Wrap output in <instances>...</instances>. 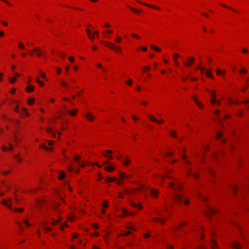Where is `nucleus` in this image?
I'll use <instances>...</instances> for the list:
<instances>
[{"label": "nucleus", "instance_id": "a878e982", "mask_svg": "<svg viewBox=\"0 0 249 249\" xmlns=\"http://www.w3.org/2000/svg\"><path fill=\"white\" fill-rule=\"evenodd\" d=\"M149 118L151 121L158 122V120L153 116L149 115Z\"/></svg>", "mask_w": 249, "mask_h": 249}, {"label": "nucleus", "instance_id": "ddd939ff", "mask_svg": "<svg viewBox=\"0 0 249 249\" xmlns=\"http://www.w3.org/2000/svg\"><path fill=\"white\" fill-rule=\"evenodd\" d=\"M105 169L107 171L109 172H111L113 171V170L114 169V167L112 166H106L105 167Z\"/></svg>", "mask_w": 249, "mask_h": 249}, {"label": "nucleus", "instance_id": "4c0bfd02", "mask_svg": "<svg viewBox=\"0 0 249 249\" xmlns=\"http://www.w3.org/2000/svg\"><path fill=\"white\" fill-rule=\"evenodd\" d=\"M36 82H37V83H38L41 87L43 86L44 85V83L39 80V79L38 78H37L36 79Z\"/></svg>", "mask_w": 249, "mask_h": 249}, {"label": "nucleus", "instance_id": "49530a36", "mask_svg": "<svg viewBox=\"0 0 249 249\" xmlns=\"http://www.w3.org/2000/svg\"><path fill=\"white\" fill-rule=\"evenodd\" d=\"M43 203V202L42 200H37V205H38V206L40 207V206H41L42 204Z\"/></svg>", "mask_w": 249, "mask_h": 249}, {"label": "nucleus", "instance_id": "9b49d317", "mask_svg": "<svg viewBox=\"0 0 249 249\" xmlns=\"http://www.w3.org/2000/svg\"><path fill=\"white\" fill-rule=\"evenodd\" d=\"M40 49L38 48H35L33 51L36 52V54L38 56H40L43 54V53L39 52Z\"/></svg>", "mask_w": 249, "mask_h": 249}, {"label": "nucleus", "instance_id": "37998d69", "mask_svg": "<svg viewBox=\"0 0 249 249\" xmlns=\"http://www.w3.org/2000/svg\"><path fill=\"white\" fill-rule=\"evenodd\" d=\"M18 47L21 49H24L25 47L22 43H20L18 44Z\"/></svg>", "mask_w": 249, "mask_h": 249}, {"label": "nucleus", "instance_id": "58836bf2", "mask_svg": "<svg viewBox=\"0 0 249 249\" xmlns=\"http://www.w3.org/2000/svg\"><path fill=\"white\" fill-rule=\"evenodd\" d=\"M60 84L62 86L65 87H68L69 86V85L64 81H61Z\"/></svg>", "mask_w": 249, "mask_h": 249}, {"label": "nucleus", "instance_id": "473e14b6", "mask_svg": "<svg viewBox=\"0 0 249 249\" xmlns=\"http://www.w3.org/2000/svg\"><path fill=\"white\" fill-rule=\"evenodd\" d=\"M151 48L152 49H154V50H155L156 51H158V52H160V49L159 48H158L157 47H156V46L155 45H152L151 46Z\"/></svg>", "mask_w": 249, "mask_h": 249}, {"label": "nucleus", "instance_id": "c756f323", "mask_svg": "<svg viewBox=\"0 0 249 249\" xmlns=\"http://www.w3.org/2000/svg\"><path fill=\"white\" fill-rule=\"evenodd\" d=\"M186 158H187V156H186V155H182V158H183L184 160H185V163H186V164H189V165H190V164H191V162H190V161H188V160H186Z\"/></svg>", "mask_w": 249, "mask_h": 249}, {"label": "nucleus", "instance_id": "aec40b11", "mask_svg": "<svg viewBox=\"0 0 249 249\" xmlns=\"http://www.w3.org/2000/svg\"><path fill=\"white\" fill-rule=\"evenodd\" d=\"M122 212H123V213L125 215H134V213H129L125 209H123Z\"/></svg>", "mask_w": 249, "mask_h": 249}, {"label": "nucleus", "instance_id": "412c9836", "mask_svg": "<svg viewBox=\"0 0 249 249\" xmlns=\"http://www.w3.org/2000/svg\"><path fill=\"white\" fill-rule=\"evenodd\" d=\"M129 177V176L126 175L124 173L121 172L120 173V178H128Z\"/></svg>", "mask_w": 249, "mask_h": 249}, {"label": "nucleus", "instance_id": "1a4fd4ad", "mask_svg": "<svg viewBox=\"0 0 249 249\" xmlns=\"http://www.w3.org/2000/svg\"><path fill=\"white\" fill-rule=\"evenodd\" d=\"M137 2L140 3H141L144 5H145V6H147L149 7H150V8H155V9H159V8L158 7H156L155 6H154V5H149L146 3H144V2H140V1L139 0H137Z\"/></svg>", "mask_w": 249, "mask_h": 249}, {"label": "nucleus", "instance_id": "69168bd1", "mask_svg": "<svg viewBox=\"0 0 249 249\" xmlns=\"http://www.w3.org/2000/svg\"><path fill=\"white\" fill-rule=\"evenodd\" d=\"M44 229L46 231H51L52 230V229L48 227H44Z\"/></svg>", "mask_w": 249, "mask_h": 249}, {"label": "nucleus", "instance_id": "4d7b16f0", "mask_svg": "<svg viewBox=\"0 0 249 249\" xmlns=\"http://www.w3.org/2000/svg\"><path fill=\"white\" fill-rule=\"evenodd\" d=\"M79 159H80V157L78 156H76L75 157H74V160L76 161H77L78 162L79 161Z\"/></svg>", "mask_w": 249, "mask_h": 249}, {"label": "nucleus", "instance_id": "a18cd8bd", "mask_svg": "<svg viewBox=\"0 0 249 249\" xmlns=\"http://www.w3.org/2000/svg\"><path fill=\"white\" fill-rule=\"evenodd\" d=\"M221 5H222V6L224 7H226V8H228V9H230V10H232V11H235V10H234V9H233L232 8H231V7H230L227 6H226V5H225V4H221Z\"/></svg>", "mask_w": 249, "mask_h": 249}, {"label": "nucleus", "instance_id": "72a5a7b5", "mask_svg": "<svg viewBox=\"0 0 249 249\" xmlns=\"http://www.w3.org/2000/svg\"><path fill=\"white\" fill-rule=\"evenodd\" d=\"M132 82H133L132 79H129L128 81H126L125 83L126 84H127L129 86H131Z\"/></svg>", "mask_w": 249, "mask_h": 249}, {"label": "nucleus", "instance_id": "864d4df0", "mask_svg": "<svg viewBox=\"0 0 249 249\" xmlns=\"http://www.w3.org/2000/svg\"><path fill=\"white\" fill-rule=\"evenodd\" d=\"M106 33H107L109 34H111L113 33V31L111 30H107L106 32H103L104 34H105Z\"/></svg>", "mask_w": 249, "mask_h": 249}, {"label": "nucleus", "instance_id": "4be33fe9", "mask_svg": "<svg viewBox=\"0 0 249 249\" xmlns=\"http://www.w3.org/2000/svg\"><path fill=\"white\" fill-rule=\"evenodd\" d=\"M205 74L206 75L209 77H210L212 79H213V76L212 75V74L211 73V71H205Z\"/></svg>", "mask_w": 249, "mask_h": 249}, {"label": "nucleus", "instance_id": "a19ab883", "mask_svg": "<svg viewBox=\"0 0 249 249\" xmlns=\"http://www.w3.org/2000/svg\"><path fill=\"white\" fill-rule=\"evenodd\" d=\"M47 132L48 133L52 134L53 136L54 135L53 131L51 128H48L47 129Z\"/></svg>", "mask_w": 249, "mask_h": 249}, {"label": "nucleus", "instance_id": "a211bd4d", "mask_svg": "<svg viewBox=\"0 0 249 249\" xmlns=\"http://www.w3.org/2000/svg\"><path fill=\"white\" fill-rule=\"evenodd\" d=\"M130 162V160L128 159L127 157H126V158L123 161V163L124 165L127 166Z\"/></svg>", "mask_w": 249, "mask_h": 249}, {"label": "nucleus", "instance_id": "f8f14e48", "mask_svg": "<svg viewBox=\"0 0 249 249\" xmlns=\"http://www.w3.org/2000/svg\"><path fill=\"white\" fill-rule=\"evenodd\" d=\"M211 241L212 242V248L213 249H218V247L216 244V242H215V241H214V240L213 239H212L211 240Z\"/></svg>", "mask_w": 249, "mask_h": 249}, {"label": "nucleus", "instance_id": "f704fd0d", "mask_svg": "<svg viewBox=\"0 0 249 249\" xmlns=\"http://www.w3.org/2000/svg\"><path fill=\"white\" fill-rule=\"evenodd\" d=\"M9 80H10V83L13 84L17 80V78L16 77H14L12 79L11 77H9Z\"/></svg>", "mask_w": 249, "mask_h": 249}, {"label": "nucleus", "instance_id": "603ef678", "mask_svg": "<svg viewBox=\"0 0 249 249\" xmlns=\"http://www.w3.org/2000/svg\"><path fill=\"white\" fill-rule=\"evenodd\" d=\"M20 141L19 138L16 135L15 137V142L16 143H18Z\"/></svg>", "mask_w": 249, "mask_h": 249}, {"label": "nucleus", "instance_id": "bf43d9fd", "mask_svg": "<svg viewBox=\"0 0 249 249\" xmlns=\"http://www.w3.org/2000/svg\"><path fill=\"white\" fill-rule=\"evenodd\" d=\"M171 135L175 137V138H176L177 137V136L175 135V132L173 131V130H172L171 132Z\"/></svg>", "mask_w": 249, "mask_h": 249}, {"label": "nucleus", "instance_id": "0e129e2a", "mask_svg": "<svg viewBox=\"0 0 249 249\" xmlns=\"http://www.w3.org/2000/svg\"><path fill=\"white\" fill-rule=\"evenodd\" d=\"M69 59L71 62H73L74 61V59L72 57H69Z\"/></svg>", "mask_w": 249, "mask_h": 249}, {"label": "nucleus", "instance_id": "bb28decb", "mask_svg": "<svg viewBox=\"0 0 249 249\" xmlns=\"http://www.w3.org/2000/svg\"><path fill=\"white\" fill-rule=\"evenodd\" d=\"M14 158L17 160V161L18 162H21L22 160V159H21L20 158H19L18 157V155H15L14 156Z\"/></svg>", "mask_w": 249, "mask_h": 249}, {"label": "nucleus", "instance_id": "ea45409f", "mask_svg": "<svg viewBox=\"0 0 249 249\" xmlns=\"http://www.w3.org/2000/svg\"><path fill=\"white\" fill-rule=\"evenodd\" d=\"M231 189L232 190V191L234 192V193H235V192L236 191L237 189V187L236 185H232L231 186Z\"/></svg>", "mask_w": 249, "mask_h": 249}, {"label": "nucleus", "instance_id": "e2e57ef3", "mask_svg": "<svg viewBox=\"0 0 249 249\" xmlns=\"http://www.w3.org/2000/svg\"><path fill=\"white\" fill-rule=\"evenodd\" d=\"M247 72V71L245 69H243L240 71L241 73H246Z\"/></svg>", "mask_w": 249, "mask_h": 249}, {"label": "nucleus", "instance_id": "f03ea898", "mask_svg": "<svg viewBox=\"0 0 249 249\" xmlns=\"http://www.w3.org/2000/svg\"><path fill=\"white\" fill-rule=\"evenodd\" d=\"M216 213V210L211 207L208 206V211L206 213V214L208 216H211L214 214H215Z\"/></svg>", "mask_w": 249, "mask_h": 249}, {"label": "nucleus", "instance_id": "c85d7f7f", "mask_svg": "<svg viewBox=\"0 0 249 249\" xmlns=\"http://www.w3.org/2000/svg\"><path fill=\"white\" fill-rule=\"evenodd\" d=\"M127 6L131 10H132L133 12H135V13H136L137 14L140 13V12H141L139 10H137V9H134V8H132L131 7H130L129 6Z\"/></svg>", "mask_w": 249, "mask_h": 249}, {"label": "nucleus", "instance_id": "393cba45", "mask_svg": "<svg viewBox=\"0 0 249 249\" xmlns=\"http://www.w3.org/2000/svg\"><path fill=\"white\" fill-rule=\"evenodd\" d=\"M222 133L220 131H219L216 135V139L218 140H220L222 138Z\"/></svg>", "mask_w": 249, "mask_h": 249}, {"label": "nucleus", "instance_id": "c9c22d12", "mask_svg": "<svg viewBox=\"0 0 249 249\" xmlns=\"http://www.w3.org/2000/svg\"><path fill=\"white\" fill-rule=\"evenodd\" d=\"M59 55L63 59H65V54L64 53L59 52Z\"/></svg>", "mask_w": 249, "mask_h": 249}, {"label": "nucleus", "instance_id": "7c9ffc66", "mask_svg": "<svg viewBox=\"0 0 249 249\" xmlns=\"http://www.w3.org/2000/svg\"><path fill=\"white\" fill-rule=\"evenodd\" d=\"M216 72L217 75H220L222 73H225L226 71H224L223 72H222L220 70L217 69L216 70Z\"/></svg>", "mask_w": 249, "mask_h": 249}, {"label": "nucleus", "instance_id": "79ce46f5", "mask_svg": "<svg viewBox=\"0 0 249 249\" xmlns=\"http://www.w3.org/2000/svg\"><path fill=\"white\" fill-rule=\"evenodd\" d=\"M68 112H69V113L71 115H72V116H74V115L76 114V112H77V110H75V111H69V110H68Z\"/></svg>", "mask_w": 249, "mask_h": 249}, {"label": "nucleus", "instance_id": "b1692460", "mask_svg": "<svg viewBox=\"0 0 249 249\" xmlns=\"http://www.w3.org/2000/svg\"><path fill=\"white\" fill-rule=\"evenodd\" d=\"M170 186L172 188H173L175 190H177L178 189H180V186H178L177 187H175L174 185V184L172 182H171L170 183Z\"/></svg>", "mask_w": 249, "mask_h": 249}, {"label": "nucleus", "instance_id": "e433bc0d", "mask_svg": "<svg viewBox=\"0 0 249 249\" xmlns=\"http://www.w3.org/2000/svg\"><path fill=\"white\" fill-rule=\"evenodd\" d=\"M179 56V55L178 53L173 54V56L174 59L175 61H177V59Z\"/></svg>", "mask_w": 249, "mask_h": 249}, {"label": "nucleus", "instance_id": "4468645a", "mask_svg": "<svg viewBox=\"0 0 249 249\" xmlns=\"http://www.w3.org/2000/svg\"><path fill=\"white\" fill-rule=\"evenodd\" d=\"M131 203V205L132 206L134 207H138L139 209H142V206L141 205V204H139L138 205H137V204H136L135 203H134V202H130Z\"/></svg>", "mask_w": 249, "mask_h": 249}, {"label": "nucleus", "instance_id": "09e8293b", "mask_svg": "<svg viewBox=\"0 0 249 249\" xmlns=\"http://www.w3.org/2000/svg\"><path fill=\"white\" fill-rule=\"evenodd\" d=\"M121 39H122L121 37H120V36H118V37H117L115 39V41H116V42H117V43H119V42H121Z\"/></svg>", "mask_w": 249, "mask_h": 249}, {"label": "nucleus", "instance_id": "3c124183", "mask_svg": "<svg viewBox=\"0 0 249 249\" xmlns=\"http://www.w3.org/2000/svg\"><path fill=\"white\" fill-rule=\"evenodd\" d=\"M216 102H217V100L216 99V98L215 97H213L211 100V102L213 104L216 103Z\"/></svg>", "mask_w": 249, "mask_h": 249}, {"label": "nucleus", "instance_id": "2eb2a0df", "mask_svg": "<svg viewBox=\"0 0 249 249\" xmlns=\"http://www.w3.org/2000/svg\"><path fill=\"white\" fill-rule=\"evenodd\" d=\"M193 99L194 100V101H195L196 103V105L200 108H202L203 106L202 104H201L199 102L198 100L195 97H194L193 98Z\"/></svg>", "mask_w": 249, "mask_h": 249}, {"label": "nucleus", "instance_id": "20e7f679", "mask_svg": "<svg viewBox=\"0 0 249 249\" xmlns=\"http://www.w3.org/2000/svg\"><path fill=\"white\" fill-rule=\"evenodd\" d=\"M188 62H184L183 64L185 66L189 67L191 64H193L195 61V58L193 57H188L187 58Z\"/></svg>", "mask_w": 249, "mask_h": 249}, {"label": "nucleus", "instance_id": "0eeeda50", "mask_svg": "<svg viewBox=\"0 0 249 249\" xmlns=\"http://www.w3.org/2000/svg\"><path fill=\"white\" fill-rule=\"evenodd\" d=\"M9 202H10V204H7V202L6 200H2V201H1V203L3 204V205H5L6 206H7L8 208L10 209L11 210H12V207H11V202H12V199L11 198H10L9 199Z\"/></svg>", "mask_w": 249, "mask_h": 249}, {"label": "nucleus", "instance_id": "f3484780", "mask_svg": "<svg viewBox=\"0 0 249 249\" xmlns=\"http://www.w3.org/2000/svg\"><path fill=\"white\" fill-rule=\"evenodd\" d=\"M39 147L40 148H43L44 149L46 150H49V151H50V150H52L53 149V148L52 147H50V148H48L47 147L45 144H41V145H39Z\"/></svg>", "mask_w": 249, "mask_h": 249}, {"label": "nucleus", "instance_id": "774afa93", "mask_svg": "<svg viewBox=\"0 0 249 249\" xmlns=\"http://www.w3.org/2000/svg\"><path fill=\"white\" fill-rule=\"evenodd\" d=\"M193 175L196 179H197L198 178V175L197 174L194 173Z\"/></svg>", "mask_w": 249, "mask_h": 249}, {"label": "nucleus", "instance_id": "338daca9", "mask_svg": "<svg viewBox=\"0 0 249 249\" xmlns=\"http://www.w3.org/2000/svg\"><path fill=\"white\" fill-rule=\"evenodd\" d=\"M184 203L185 205H188L189 203V200H188L187 199H185L184 201Z\"/></svg>", "mask_w": 249, "mask_h": 249}, {"label": "nucleus", "instance_id": "5701e85b", "mask_svg": "<svg viewBox=\"0 0 249 249\" xmlns=\"http://www.w3.org/2000/svg\"><path fill=\"white\" fill-rule=\"evenodd\" d=\"M106 180L108 182L114 181L117 180V178H115V177H114V178L108 177L106 178Z\"/></svg>", "mask_w": 249, "mask_h": 249}, {"label": "nucleus", "instance_id": "cd10ccee", "mask_svg": "<svg viewBox=\"0 0 249 249\" xmlns=\"http://www.w3.org/2000/svg\"><path fill=\"white\" fill-rule=\"evenodd\" d=\"M165 219H166V218H165V219H160V218H157V217H154L153 218V220L158 221L161 222L162 224H163V221L164 220H165Z\"/></svg>", "mask_w": 249, "mask_h": 249}, {"label": "nucleus", "instance_id": "5fc2aeb1", "mask_svg": "<svg viewBox=\"0 0 249 249\" xmlns=\"http://www.w3.org/2000/svg\"><path fill=\"white\" fill-rule=\"evenodd\" d=\"M197 69L200 70L201 74H202L204 72V71L205 70L204 68H201L200 66H197Z\"/></svg>", "mask_w": 249, "mask_h": 249}, {"label": "nucleus", "instance_id": "7ed1b4c3", "mask_svg": "<svg viewBox=\"0 0 249 249\" xmlns=\"http://www.w3.org/2000/svg\"><path fill=\"white\" fill-rule=\"evenodd\" d=\"M183 196L181 195L176 193L174 196V199L177 201L181 202L182 201Z\"/></svg>", "mask_w": 249, "mask_h": 249}, {"label": "nucleus", "instance_id": "6ab92c4d", "mask_svg": "<svg viewBox=\"0 0 249 249\" xmlns=\"http://www.w3.org/2000/svg\"><path fill=\"white\" fill-rule=\"evenodd\" d=\"M65 177V173L64 172H61L59 175L58 178L60 180H62Z\"/></svg>", "mask_w": 249, "mask_h": 249}, {"label": "nucleus", "instance_id": "f257e3e1", "mask_svg": "<svg viewBox=\"0 0 249 249\" xmlns=\"http://www.w3.org/2000/svg\"><path fill=\"white\" fill-rule=\"evenodd\" d=\"M105 45H107L109 48L112 49L116 52L121 53L122 52L121 48L114 44L105 42Z\"/></svg>", "mask_w": 249, "mask_h": 249}, {"label": "nucleus", "instance_id": "8fccbe9b", "mask_svg": "<svg viewBox=\"0 0 249 249\" xmlns=\"http://www.w3.org/2000/svg\"><path fill=\"white\" fill-rule=\"evenodd\" d=\"M24 211L23 209H18V208H15V211L17 212H22Z\"/></svg>", "mask_w": 249, "mask_h": 249}, {"label": "nucleus", "instance_id": "dca6fc26", "mask_svg": "<svg viewBox=\"0 0 249 249\" xmlns=\"http://www.w3.org/2000/svg\"><path fill=\"white\" fill-rule=\"evenodd\" d=\"M35 89V88L32 85H29L26 88V90L28 92H31L33 91Z\"/></svg>", "mask_w": 249, "mask_h": 249}, {"label": "nucleus", "instance_id": "6e6d98bb", "mask_svg": "<svg viewBox=\"0 0 249 249\" xmlns=\"http://www.w3.org/2000/svg\"><path fill=\"white\" fill-rule=\"evenodd\" d=\"M8 145H9V150H10V151L13 150V148H14L13 145L11 143H9Z\"/></svg>", "mask_w": 249, "mask_h": 249}, {"label": "nucleus", "instance_id": "c03bdc74", "mask_svg": "<svg viewBox=\"0 0 249 249\" xmlns=\"http://www.w3.org/2000/svg\"><path fill=\"white\" fill-rule=\"evenodd\" d=\"M35 101V99L34 98H31L28 100V104L29 105H32Z\"/></svg>", "mask_w": 249, "mask_h": 249}, {"label": "nucleus", "instance_id": "680f3d73", "mask_svg": "<svg viewBox=\"0 0 249 249\" xmlns=\"http://www.w3.org/2000/svg\"><path fill=\"white\" fill-rule=\"evenodd\" d=\"M2 149L3 150V151H6L7 150L8 148H7L6 146H4V145H3L2 146Z\"/></svg>", "mask_w": 249, "mask_h": 249}, {"label": "nucleus", "instance_id": "39448f33", "mask_svg": "<svg viewBox=\"0 0 249 249\" xmlns=\"http://www.w3.org/2000/svg\"><path fill=\"white\" fill-rule=\"evenodd\" d=\"M15 111H16L17 112H18L21 114H25V115L26 116H28L29 115V113L28 112H27V110L26 108H22V111H19V109H18V107H17L15 109Z\"/></svg>", "mask_w": 249, "mask_h": 249}, {"label": "nucleus", "instance_id": "de8ad7c7", "mask_svg": "<svg viewBox=\"0 0 249 249\" xmlns=\"http://www.w3.org/2000/svg\"><path fill=\"white\" fill-rule=\"evenodd\" d=\"M187 176H190L192 173H191V170L190 169H189V168H187Z\"/></svg>", "mask_w": 249, "mask_h": 249}, {"label": "nucleus", "instance_id": "423d86ee", "mask_svg": "<svg viewBox=\"0 0 249 249\" xmlns=\"http://www.w3.org/2000/svg\"><path fill=\"white\" fill-rule=\"evenodd\" d=\"M85 117L89 121H92L95 119V117L89 112H86L85 113Z\"/></svg>", "mask_w": 249, "mask_h": 249}, {"label": "nucleus", "instance_id": "052dcab7", "mask_svg": "<svg viewBox=\"0 0 249 249\" xmlns=\"http://www.w3.org/2000/svg\"><path fill=\"white\" fill-rule=\"evenodd\" d=\"M9 173H10V171H5V172H4V171H2V174L3 175H8Z\"/></svg>", "mask_w": 249, "mask_h": 249}, {"label": "nucleus", "instance_id": "13d9d810", "mask_svg": "<svg viewBox=\"0 0 249 249\" xmlns=\"http://www.w3.org/2000/svg\"><path fill=\"white\" fill-rule=\"evenodd\" d=\"M86 32L88 34L89 37H90V34H91L90 31L89 29H87L86 30Z\"/></svg>", "mask_w": 249, "mask_h": 249}, {"label": "nucleus", "instance_id": "6e6552de", "mask_svg": "<svg viewBox=\"0 0 249 249\" xmlns=\"http://www.w3.org/2000/svg\"><path fill=\"white\" fill-rule=\"evenodd\" d=\"M231 246L233 248L236 249H241L242 248V246L237 242H232Z\"/></svg>", "mask_w": 249, "mask_h": 249}, {"label": "nucleus", "instance_id": "9d476101", "mask_svg": "<svg viewBox=\"0 0 249 249\" xmlns=\"http://www.w3.org/2000/svg\"><path fill=\"white\" fill-rule=\"evenodd\" d=\"M151 194L153 197H157L158 194V191L154 189L151 190Z\"/></svg>", "mask_w": 249, "mask_h": 249}, {"label": "nucleus", "instance_id": "2f4dec72", "mask_svg": "<svg viewBox=\"0 0 249 249\" xmlns=\"http://www.w3.org/2000/svg\"><path fill=\"white\" fill-rule=\"evenodd\" d=\"M107 201L106 200H105L104 201L103 203H102V206L105 208H107L108 207V205L107 204Z\"/></svg>", "mask_w": 249, "mask_h": 249}]
</instances>
